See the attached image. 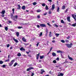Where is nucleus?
Listing matches in <instances>:
<instances>
[{
	"instance_id": "f257e3e1",
	"label": "nucleus",
	"mask_w": 76,
	"mask_h": 76,
	"mask_svg": "<svg viewBox=\"0 0 76 76\" xmlns=\"http://www.w3.org/2000/svg\"><path fill=\"white\" fill-rule=\"evenodd\" d=\"M15 60H12L11 62L9 64V66H12V65L13 64V63H14V62H15Z\"/></svg>"
},
{
	"instance_id": "f03ea898",
	"label": "nucleus",
	"mask_w": 76,
	"mask_h": 76,
	"mask_svg": "<svg viewBox=\"0 0 76 76\" xmlns=\"http://www.w3.org/2000/svg\"><path fill=\"white\" fill-rule=\"evenodd\" d=\"M66 45L68 47V48H71L72 46L73 45V44L72 43H70V44H66Z\"/></svg>"
},
{
	"instance_id": "7ed1b4c3",
	"label": "nucleus",
	"mask_w": 76,
	"mask_h": 76,
	"mask_svg": "<svg viewBox=\"0 0 76 76\" xmlns=\"http://www.w3.org/2000/svg\"><path fill=\"white\" fill-rule=\"evenodd\" d=\"M40 26L41 27H46V25H45V24H41L40 25Z\"/></svg>"
},
{
	"instance_id": "20e7f679",
	"label": "nucleus",
	"mask_w": 76,
	"mask_h": 76,
	"mask_svg": "<svg viewBox=\"0 0 76 76\" xmlns=\"http://www.w3.org/2000/svg\"><path fill=\"white\" fill-rule=\"evenodd\" d=\"M40 53H39L37 54V56H36V59L37 60H38V58H39V54Z\"/></svg>"
},
{
	"instance_id": "39448f33",
	"label": "nucleus",
	"mask_w": 76,
	"mask_h": 76,
	"mask_svg": "<svg viewBox=\"0 0 76 76\" xmlns=\"http://www.w3.org/2000/svg\"><path fill=\"white\" fill-rule=\"evenodd\" d=\"M17 5H18V7L17 8V9H18V10H19L20 9L21 7H20V5L18 4Z\"/></svg>"
},
{
	"instance_id": "423d86ee",
	"label": "nucleus",
	"mask_w": 76,
	"mask_h": 76,
	"mask_svg": "<svg viewBox=\"0 0 76 76\" xmlns=\"http://www.w3.org/2000/svg\"><path fill=\"white\" fill-rule=\"evenodd\" d=\"M13 40L16 43H18V42H19V41L17 39H15V38H14L13 39Z\"/></svg>"
},
{
	"instance_id": "0eeeda50",
	"label": "nucleus",
	"mask_w": 76,
	"mask_h": 76,
	"mask_svg": "<svg viewBox=\"0 0 76 76\" xmlns=\"http://www.w3.org/2000/svg\"><path fill=\"white\" fill-rule=\"evenodd\" d=\"M54 8H55V5L53 4L52 6V7L51 8V10H53L54 9Z\"/></svg>"
},
{
	"instance_id": "6e6552de",
	"label": "nucleus",
	"mask_w": 76,
	"mask_h": 76,
	"mask_svg": "<svg viewBox=\"0 0 76 76\" xmlns=\"http://www.w3.org/2000/svg\"><path fill=\"white\" fill-rule=\"evenodd\" d=\"M68 57L69 59L70 60H73V59L72 58L70 57V56H69V55H68Z\"/></svg>"
},
{
	"instance_id": "1a4fd4ad",
	"label": "nucleus",
	"mask_w": 76,
	"mask_h": 76,
	"mask_svg": "<svg viewBox=\"0 0 76 76\" xmlns=\"http://www.w3.org/2000/svg\"><path fill=\"white\" fill-rule=\"evenodd\" d=\"M20 51H25V49L24 48H23V47L21 48L20 49Z\"/></svg>"
},
{
	"instance_id": "9d476101",
	"label": "nucleus",
	"mask_w": 76,
	"mask_h": 76,
	"mask_svg": "<svg viewBox=\"0 0 76 76\" xmlns=\"http://www.w3.org/2000/svg\"><path fill=\"white\" fill-rule=\"evenodd\" d=\"M22 39L24 42H26V40L25 38V37H23L22 38Z\"/></svg>"
},
{
	"instance_id": "9b49d317",
	"label": "nucleus",
	"mask_w": 76,
	"mask_h": 76,
	"mask_svg": "<svg viewBox=\"0 0 76 76\" xmlns=\"http://www.w3.org/2000/svg\"><path fill=\"white\" fill-rule=\"evenodd\" d=\"M57 53H61V54L63 52L61 50H58L57 51Z\"/></svg>"
},
{
	"instance_id": "f8f14e48",
	"label": "nucleus",
	"mask_w": 76,
	"mask_h": 76,
	"mask_svg": "<svg viewBox=\"0 0 76 76\" xmlns=\"http://www.w3.org/2000/svg\"><path fill=\"white\" fill-rule=\"evenodd\" d=\"M70 17H67V20L68 22H70Z\"/></svg>"
},
{
	"instance_id": "ddd939ff",
	"label": "nucleus",
	"mask_w": 76,
	"mask_h": 76,
	"mask_svg": "<svg viewBox=\"0 0 76 76\" xmlns=\"http://www.w3.org/2000/svg\"><path fill=\"white\" fill-rule=\"evenodd\" d=\"M41 72L40 73V74H43V73H44V72H45V71L43 69H41Z\"/></svg>"
},
{
	"instance_id": "4468645a",
	"label": "nucleus",
	"mask_w": 76,
	"mask_h": 76,
	"mask_svg": "<svg viewBox=\"0 0 76 76\" xmlns=\"http://www.w3.org/2000/svg\"><path fill=\"white\" fill-rule=\"evenodd\" d=\"M65 8H66V6L64 5H63L62 6V9L64 10L65 9Z\"/></svg>"
},
{
	"instance_id": "2eb2a0df",
	"label": "nucleus",
	"mask_w": 76,
	"mask_h": 76,
	"mask_svg": "<svg viewBox=\"0 0 76 76\" xmlns=\"http://www.w3.org/2000/svg\"><path fill=\"white\" fill-rule=\"evenodd\" d=\"M16 35L18 37L19 36V33H18V32H17L16 33Z\"/></svg>"
},
{
	"instance_id": "dca6fc26",
	"label": "nucleus",
	"mask_w": 76,
	"mask_h": 76,
	"mask_svg": "<svg viewBox=\"0 0 76 76\" xmlns=\"http://www.w3.org/2000/svg\"><path fill=\"white\" fill-rule=\"evenodd\" d=\"M44 57V56H40V59H42V58H43Z\"/></svg>"
},
{
	"instance_id": "f3484780",
	"label": "nucleus",
	"mask_w": 76,
	"mask_h": 76,
	"mask_svg": "<svg viewBox=\"0 0 76 76\" xmlns=\"http://www.w3.org/2000/svg\"><path fill=\"white\" fill-rule=\"evenodd\" d=\"M52 56H56V54L54 52H53L52 53Z\"/></svg>"
},
{
	"instance_id": "a211bd4d",
	"label": "nucleus",
	"mask_w": 76,
	"mask_h": 76,
	"mask_svg": "<svg viewBox=\"0 0 76 76\" xmlns=\"http://www.w3.org/2000/svg\"><path fill=\"white\" fill-rule=\"evenodd\" d=\"M12 20H14L15 21H16V20H17V19L15 18L14 17V18H12Z\"/></svg>"
},
{
	"instance_id": "6ab92c4d",
	"label": "nucleus",
	"mask_w": 76,
	"mask_h": 76,
	"mask_svg": "<svg viewBox=\"0 0 76 76\" xmlns=\"http://www.w3.org/2000/svg\"><path fill=\"white\" fill-rule=\"evenodd\" d=\"M17 56H18V57H20L21 56V54L20 53H19L17 54Z\"/></svg>"
},
{
	"instance_id": "aec40b11",
	"label": "nucleus",
	"mask_w": 76,
	"mask_h": 76,
	"mask_svg": "<svg viewBox=\"0 0 76 76\" xmlns=\"http://www.w3.org/2000/svg\"><path fill=\"white\" fill-rule=\"evenodd\" d=\"M11 18H14V16H13V14L11 13Z\"/></svg>"
},
{
	"instance_id": "412c9836",
	"label": "nucleus",
	"mask_w": 76,
	"mask_h": 76,
	"mask_svg": "<svg viewBox=\"0 0 76 76\" xmlns=\"http://www.w3.org/2000/svg\"><path fill=\"white\" fill-rule=\"evenodd\" d=\"M22 9H23V10H25V6H23V7H22Z\"/></svg>"
},
{
	"instance_id": "4be33fe9",
	"label": "nucleus",
	"mask_w": 76,
	"mask_h": 76,
	"mask_svg": "<svg viewBox=\"0 0 76 76\" xmlns=\"http://www.w3.org/2000/svg\"><path fill=\"white\" fill-rule=\"evenodd\" d=\"M1 13L3 15H4V13H5V10L2 11Z\"/></svg>"
},
{
	"instance_id": "5701e85b",
	"label": "nucleus",
	"mask_w": 76,
	"mask_h": 76,
	"mask_svg": "<svg viewBox=\"0 0 76 76\" xmlns=\"http://www.w3.org/2000/svg\"><path fill=\"white\" fill-rule=\"evenodd\" d=\"M18 64V63L15 62V64L14 65H13L14 67H15L16 66H17V65Z\"/></svg>"
},
{
	"instance_id": "b1692460",
	"label": "nucleus",
	"mask_w": 76,
	"mask_h": 76,
	"mask_svg": "<svg viewBox=\"0 0 76 76\" xmlns=\"http://www.w3.org/2000/svg\"><path fill=\"white\" fill-rule=\"evenodd\" d=\"M36 11H37V12H41V10H37Z\"/></svg>"
},
{
	"instance_id": "393cba45",
	"label": "nucleus",
	"mask_w": 76,
	"mask_h": 76,
	"mask_svg": "<svg viewBox=\"0 0 76 76\" xmlns=\"http://www.w3.org/2000/svg\"><path fill=\"white\" fill-rule=\"evenodd\" d=\"M72 26H74V27L76 26V23L72 24Z\"/></svg>"
},
{
	"instance_id": "a878e982",
	"label": "nucleus",
	"mask_w": 76,
	"mask_h": 76,
	"mask_svg": "<svg viewBox=\"0 0 76 76\" xmlns=\"http://www.w3.org/2000/svg\"><path fill=\"white\" fill-rule=\"evenodd\" d=\"M18 29H21V28H23V27L22 26H18Z\"/></svg>"
},
{
	"instance_id": "bb28decb",
	"label": "nucleus",
	"mask_w": 76,
	"mask_h": 76,
	"mask_svg": "<svg viewBox=\"0 0 76 76\" xmlns=\"http://www.w3.org/2000/svg\"><path fill=\"white\" fill-rule=\"evenodd\" d=\"M60 10V8L59 7H58L57 9V12H59V10Z\"/></svg>"
},
{
	"instance_id": "cd10ccee",
	"label": "nucleus",
	"mask_w": 76,
	"mask_h": 76,
	"mask_svg": "<svg viewBox=\"0 0 76 76\" xmlns=\"http://www.w3.org/2000/svg\"><path fill=\"white\" fill-rule=\"evenodd\" d=\"M10 61V60L9 59H8L7 60H5V62H7L8 61Z\"/></svg>"
},
{
	"instance_id": "c85d7f7f",
	"label": "nucleus",
	"mask_w": 76,
	"mask_h": 76,
	"mask_svg": "<svg viewBox=\"0 0 76 76\" xmlns=\"http://www.w3.org/2000/svg\"><path fill=\"white\" fill-rule=\"evenodd\" d=\"M61 42H63V43H64V42H65V41L64 40H61Z\"/></svg>"
},
{
	"instance_id": "c756f323",
	"label": "nucleus",
	"mask_w": 76,
	"mask_h": 76,
	"mask_svg": "<svg viewBox=\"0 0 76 76\" xmlns=\"http://www.w3.org/2000/svg\"><path fill=\"white\" fill-rule=\"evenodd\" d=\"M45 9L46 10H48V6H46Z\"/></svg>"
},
{
	"instance_id": "7c9ffc66",
	"label": "nucleus",
	"mask_w": 76,
	"mask_h": 76,
	"mask_svg": "<svg viewBox=\"0 0 76 76\" xmlns=\"http://www.w3.org/2000/svg\"><path fill=\"white\" fill-rule=\"evenodd\" d=\"M5 29L6 31H7L8 30V28H7V27H5Z\"/></svg>"
},
{
	"instance_id": "2f4dec72",
	"label": "nucleus",
	"mask_w": 76,
	"mask_h": 76,
	"mask_svg": "<svg viewBox=\"0 0 76 76\" xmlns=\"http://www.w3.org/2000/svg\"><path fill=\"white\" fill-rule=\"evenodd\" d=\"M3 63V61H0V64H2Z\"/></svg>"
},
{
	"instance_id": "473e14b6",
	"label": "nucleus",
	"mask_w": 76,
	"mask_h": 76,
	"mask_svg": "<svg viewBox=\"0 0 76 76\" xmlns=\"http://www.w3.org/2000/svg\"><path fill=\"white\" fill-rule=\"evenodd\" d=\"M53 63H57V62L56 61V60H54L53 61Z\"/></svg>"
},
{
	"instance_id": "72a5a7b5",
	"label": "nucleus",
	"mask_w": 76,
	"mask_h": 76,
	"mask_svg": "<svg viewBox=\"0 0 76 76\" xmlns=\"http://www.w3.org/2000/svg\"><path fill=\"white\" fill-rule=\"evenodd\" d=\"M61 23H64V21L63 20H62L61 21Z\"/></svg>"
},
{
	"instance_id": "f704fd0d",
	"label": "nucleus",
	"mask_w": 76,
	"mask_h": 76,
	"mask_svg": "<svg viewBox=\"0 0 76 76\" xmlns=\"http://www.w3.org/2000/svg\"><path fill=\"white\" fill-rule=\"evenodd\" d=\"M40 42H38L36 44V46L37 47H38V45H39V44Z\"/></svg>"
},
{
	"instance_id": "c9c22d12",
	"label": "nucleus",
	"mask_w": 76,
	"mask_h": 76,
	"mask_svg": "<svg viewBox=\"0 0 76 76\" xmlns=\"http://www.w3.org/2000/svg\"><path fill=\"white\" fill-rule=\"evenodd\" d=\"M42 6L43 7H44V6H45V3H43L42 4Z\"/></svg>"
},
{
	"instance_id": "e433bc0d",
	"label": "nucleus",
	"mask_w": 76,
	"mask_h": 76,
	"mask_svg": "<svg viewBox=\"0 0 76 76\" xmlns=\"http://www.w3.org/2000/svg\"><path fill=\"white\" fill-rule=\"evenodd\" d=\"M33 5H36V4H37V2H34V3H33Z\"/></svg>"
},
{
	"instance_id": "4c0bfd02",
	"label": "nucleus",
	"mask_w": 76,
	"mask_h": 76,
	"mask_svg": "<svg viewBox=\"0 0 76 76\" xmlns=\"http://www.w3.org/2000/svg\"><path fill=\"white\" fill-rule=\"evenodd\" d=\"M42 33L41 32L39 34V37H41V36H42Z\"/></svg>"
},
{
	"instance_id": "58836bf2",
	"label": "nucleus",
	"mask_w": 76,
	"mask_h": 76,
	"mask_svg": "<svg viewBox=\"0 0 76 76\" xmlns=\"http://www.w3.org/2000/svg\"><path fill=\"white\" fill-rule=\"evenodd\" d=\"M18 16L17 15H15L14 16V18L16 19H18Z\"/></svg>"
},
{
	"instance_id": "ea45409f",
	"label": "nucleus",
	"mask_w": 76,
	"mask_h": 76,
	"mask_svg": "<svg viewBox=\"0 0 76 76\" xmlns=\"http://www.w3.org/2000/svg\"><path fill=\"white\" fill-rule=\"evenodd\" d=\"M60 35L59 34L56 33V34L57 37H58V36Z\"/></svg>"
},
{
	"instance_id": "a19ab883",
	"label": "nucleus",
	"mask_w": 76,
	"mask_h": 76,
	"mask_svg": "<svg viewBox=\"0 0 76 76\" xmlns=\"http://www.w3.org/2000/svg\"><path fill=\"white\" fill-rule=\"evenodd\" d=\"M68 10H69L68 9H66V10L65 11V13H66V12H67L68 11Z\"/></svg>"
},
{
	"instance_id": "79ce46f5",
	"label": "nucleus",
	"mask_w": 76,
	"mask_h": 76,
	"mask_svg": "<svg viewBox=\"0 0 76 76\" xmlns=\"http://www.w3.org/2000/svg\"><path fill=\"white\" fill-rule=\"evenodd\" d=\"M2 67L3 68H4L6 67V65H2Z\"/></svg>"
},
{
	"instance_id": "37998d69",
	"label": "nucleus",
	"mask_w": 76,
	"mask_h": 76,
	"mask_svg": "<svg viewBox=\"0 0 76 76\" xmlns=\"http://www.w3.org/2000/svg\"><path fill=\"white\" fill-rule=\"evenodd\" d=\"M47 12H45V13L43 14V15L44 16H45V15H47Z\"/></svg>"
},
{
	"instance_id": "c03bdc74",
	"label": "nucleus",
	"mask_w": 76,
	"mask_h": 76,
	"mask_svg": "<svg viewBox=\"0 0 76 76\" xmlns=\"http://www.w3.org/2000/svg\"><path fill=\"white\" fill-rule=\"evenodd\" d=\"M60 76H63V75H64V74H63L62 73H61L60 74Z\"/></svg>"
},
{
	"instance_id": "a18cd8bd",
	"label": "nucleus",
	"mask_w": 76,
	"mask_h": 76,
	"mask_svg": "<svg viewBox=\"0 0 76 76\" xmlns=\"http://www.w3.org/2000/svg\"><path fill=\"white\" fill-rule=\"evenodd\" d=\"M9 46H10V45L8 44L7 45V48H8V47H9Z\"/></svg>"
},
{
	"instance_id": "49530a36",
	"label": "nucleus",
	"mask_w": 76,
	"mask_h": 76,
	"mask_svg": "<svg viewBox=\"0 0 76 76\" xmlns=\"http://www.w3.org/2000/svg\"><path fill=\"white\" fill-rule=\"evenodd\" d=\"M29 68H30V70H31V69H34V68H33L32 67H29Z\"/></svg>"
},
{
	"instance_id": "de8ad7c7",
	"label": "nucleus",
	"mask_w": 76,
	"mask_h": 76,
	"mask_svg": "<svg viewBox=\"0 0 76 76\" xmlns=\"http://www.w3.org/2000/svg\"><path fill=\"white\" fill-rule=\"evenodd\" d=\"M30 68H28V69H27L26 70L27 71H29L30 70Z\"/></svg>"
},
{
	"instance_id": "09e8293b",
	"label": "nucleus",
	"mask_w": 76,
	"mask_h": 76,
	"mask_svg": "<svg viewBox=\"0 0 76 76\" xmlns=\"http://www.w3.org/2000/svg\"><path fill=\"white\" fill-rule=\"evenodd\" d=\"M46 32L47 34L48 33V29L47 28H46Z\"/></svg>"
},
{
	"instance_id": "8fccbe9b",
	"label": "nucleus",
	"mask_w": 76,
	"mask_h": 76,
	"mask_svg": "<svg viewBox=\"0 0 76 76\" xmlns=\"http://www.w3.org/2000/svg\"><path fill=\"white\" fill-rule=\"evenodd\" d=\"M34 73H33V72L31 73V76H34Z\"/></svg>"
},
{
	"instance_id": "3c124183",
	"label": "nucleus",
	"mask_w": 76,
	"mask_h": 76,
	"mask_svg": "<svg viewBox=\"0 0 76 76\" xmlns=\"http://www.w3.org/2000/svg\"><path fill=\"white\" fill-rule=\"evenodd\" d=\"M55 27H58V26L57 25V24H55Z\"/></svg>"
},
{
	"instance_id": "603ef678",
	"label": "nucleus",
	"mask_w": 76,
	"mask_h": 76,
	"mask_svg": "<svg viewBox=\"0 0 76 76\" xmlns=\"http://www.w3.org/2000/svg\"><path fill=\"white\" fill-rule=\"evenodd\" d=\"M37 18L38 19H39L40 18V15H38Z\"/></svg>"
},
{
	"instance_id": "864d4df0",
	"label": "nucleus",
	"mask_w": 76,
	"mask_h": 76,
	"mask_svg": "<svg viewBox=\"0 0 76 76\" xmlns=\"http://www.w3.org/2000/svg\"><path fill=\"white\" fill-rule=\"evenodd\" d=\"M29 43H26L25 44V45H29Z\"/></svg>"
},
{
	"instance_id": "5fc2aeb1",
	"label": "nucleus",
	"mask_w": 76,
	"mask_h": 76,
	"mask_svg": "<svg viewBox=\"0 0 76 76\" xmlns=\"http://www.w3.org/2000/svg\"><path fill=\"white\" fill-rule=\"evenodd\" d=\"M59 60V58L58 57H57L56 58V60L58 61Z\"/></svg>"
},
{
	"instance_id": "6e6d98bb",
	"label": "nucleus",
	"mask_w": 76,
	"mask_h": 76,
	"mask_svg": "<svg viewBox=\"0 0 76 76\" xmlns=\"http://www.w3.org/2000/svg\"><path fill=\"white\" fill-rule=\"evenodd\" d=\"M8 22H9V23H12V22L10 20L8 21Z\"/></svg>"
},
{
	"instance_id": "4d7b16f0",
	"label": "nucleus",
	"mask_w": 76,
	"mask_h": 76,
	"mask_svg": "<svg viewBox=\"0 0 76 76\" xmlns=\"http://www.w3.org/2000/svg\"><path fill=\"white\" fill-rule=\"evenodd\" d=\"M49 36L50 37H52V35H51V34H49Z\"/></svg>"
},
{
	"instance_id": "13d9d810",
	"label": "nucleus",
	"mask_w": 76,
	"mask_h": 76,
	"mask_svg": "<svg viewBox=\"0 0 76 76\" xmlns=\"http://www.w3.org/2000/svg\"><path fill=\"white\" fill-rule=\"evenodd\" d=\"M37 27L38 28H39L40 26H39V25H37Z\"/></svg>"
},
{
	"instance_id": "bf43d9fd",
	"label": "nucleus",
	"mask_w": 76,
	"mask_h": 76,
	"mask_svg": "<svg viewBox=\"0 0 76 76\" xmlns=\"http://www.w3.org/2000/svg\"><path fill=\"white\" fill-rule=\"evenodd\" d=\"M52 49H53V48L51 47V48L50 50V51H51V50H52Z\"/></svg>"
},
{
	"instance_id": "052dcab7",
	"label": "nucleus",
	"mask_w": 76,
	"mask_h": 76,
	"mask_svg": "<svg viewBox=\"0 0 76 76\" xmlns=\"http://www.w3.org/2000/svg\"><path fill=\"white\" fill-rule=\"evenodd\" d=\"M67 39H69L70 38V36H68L67 37Z\"/></svg>"
},
{
	"instance_id": "680f3d73",
	"label": "nucleus",
	"mask_w": 76,
	"mask_h": 76,
	"mask_svg": "<svg viewBox=\"0 0 76 76\" xmlns=\"http://www.w3.org/2000/svg\"><path fill=\"white\" fill-rule=\"evenodd\" d=\"M48 0L50 2H52V0Z\"/></svg>"
},
{
	"instance_id": "e2e57ef3",
	"label": "nucleus",
	"mask_w": 76,
	"mask_h": 76,
	"mask_svg": "<svg viewBox=\"0 0 76 76\" xmlns=\"http://www.w3.org/2000/svg\"><path fill=\"white\" fill-rule=\"evenodd\" d=\"M28 56L29 57H31V56L30 55H28Z\"/></svg>"
},
{
	"instance_id": "0e129e2a",
	"label": "nucleus",
	"mask_w": 76,
	"mask_h": 76,
	"mask_svg": "<svg viewBox=\"0 0 76 76\" xmlns=\"http://www.w3.org/2000/svg\"><path fill=\"white\" fill-rule=\"evenodd\" d=\"M49 14H51V11L49 12Z\"/></svg>"
},
{
	"instance_id": "69168bd1",
	"label": "nucleus",
	"mask_w": 76,
	"mask_h": 76,
	"mask_svg": "<svg viewBox=\"0 0 76 76\" xmlns=\"http://www.w3.org/2000/svg\"><path fill=\"white\" fill-rule=\"evenodd\" d=\"M65 42H69V40H68L66 39L65 40Z\"/></svg>"
},
{
	"instance_id": "338daca9",
	"label": "nucleus",
	"mask_w": 76,
	"mask_h": 76,
	"mask_svg": "<svg viewBox=\"0 0 76 76\" xmlns=\"http://www.w3.org/2000/svg\"><path fill=\"white\" fill-rule=\"evenodd\" d=\"M52 42H56V41H55V40H53L52 41Z\"/></svg>"
},
{
	"instance_id": "774afa93",
	"label": "nucleus",
	"mask_w": 76,
	"mask_h": 76,
	"mask_svg": "<svg viewBox=\"0 0 76 76\" xmlns=\"http://www.w3.org/2000/svg\"><path fill=\"white\" fill-rule=\"evenodd\" d=\"M65 63H69V62H68L67 61H65Z\"/></svg>"
}]
</instances>
